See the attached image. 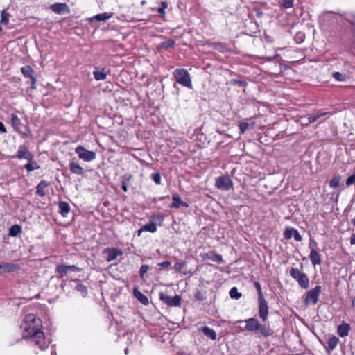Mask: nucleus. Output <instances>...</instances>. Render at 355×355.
<instances>
[{
    "label": "nucleus",
    "instance_id": "1",
    "mask_svg": "<svg viewBox=\"0 0 355 355\" xmlns=\"http://www.w3.org/2000/svg\"><path fill=\"white\" fill-rule=\"evenodd\" d=\"M40 326V320L35 315L29 314L26 315L21 328L24 329L23 338H33L35 344L41 349H44L47 347V345L44 334L39 327Z\"/></svg>",
    "mask_w": 355,
    "mask_h": 355
},
{
    "label": "nucleus",
    "instance_id": "2",
    "mask_svg": "<svg viewBox=\"0 0 355 355\" xmlns=\"http://www.w3.org/2000/svg\"><path fill=\"white\" fill-rule=\"evenodd\" d=\"M173 76L176 83L180 84L183 87L192 89L191 78L189 72L184 69H176L173 72Z\"/></svg>",
    "mask_w": 355,
    "mask_h": 355
},
{
    "label": "nucleus",
    "instance_id": "3",
    "mask_svg": "<svg viewBox=\"0 0 355 355\" xmlns=\"http://www.w3.org/2000/svg\"><path fill=\"white\" fill-rule=\"evenodd\" d=\"M290 275L298 283L301 288L306 289L309 287V279L307 275L302 272L298 268H291Z\"/></svg>",
    "mask_w": 355,
    "mask_h": 355
},
{
    "label": "nucleus",
    "instance_id": "4",
    "mask_svg": "<svg viewBox=\"0 0 355 355\" xmlns=\"http://www.w3.org/2000/svg\"><path fill=\"white\" fill-rule=\"evenodd\" d=\"M10 120L11 125L15 131L26 137L31 136L29 128L21 123V119L15 114H10Z\"/></svg>",
    "mask_w": 355,
    "mask_h": 355
},
{
    "label": "nucleus",
    "instance_id": "5",
    "mask_svg": "<svg viewBox=\"0 0 355 355\" xmlns=\"http://www.w3.org/2000/svg\"><path fill=\"white\" fill-rule=\"evenodd\" d=\"M322 291V286H316L306 293L304 303L306 306L309 304L315 305L318 303V297Z\"/></svg>",
    "mask_w": 355,
    "mask_h": 355
},
{
    "label": "nucleus",
    "instance_id": "6",
    "mask_svg": "<svg viewBox=\"0 0 355 355\" xmlns=\"http://www.w3.org/2000/svg\"><path fill=\"white\" fill-rule=\"evenodd\" d=\"M159 299L168 306L180 307L182 304V298L180 295L169 296L163 292L159 294Z\"/></svg>",
    "mask_w": 355,
    "mask_h": 355
},
{
    "label": "nucleus",
    "instance_id": "7",
    "mask_svg": "<svg viewBox=\"0 0 355 355\" xmlns=\"http://www.w3.org/2000/svg\"><path fill=\"white\" fill-rule=\"evenodd\" d=\"M215 187L220 190L228 191L233 187V183L228 175H223L216 178Z\"/></svg>",
    "mask_w": 355,
    "mask_h": 355
},
{
    "label": "nucleus",
    "instance_id": "8",
    "mask_svg": "<svg viewBox=\"0 0 355 355\" xmlns=\"http://www.w3.org/2000/svg\"><path fill=\"white\" fill-rule=\"evenodd\" d=\"M75 152L78 155V157L86 162H90L96 158V153L94 151H89L82 146H78L76 148Z\"/></svg>",
    "mask_w": 355,
    "mask_h": 355
},
{
    "label": "nucleus",
    "instance_id": "9",
    "mask_svg": "<svg viewBox=\"0 0 355 355\" xmlns=\"http://www.w3.org/2000/svg\"><path fill=\"white\" fill-rule=\"evenodd\" d=\"M21 71L25 78H28L31 79V88L35 89L36 78L35 77V71L29 65H26L21 68Z\"/></svg>",
    "mask_w": 355,
    "mask_h": 355
},
{
    "label": "nucleus",
    "instance_id": "10",
    "mask_svg": "<svg viewBox=\"0 0 355 355\" xmlns=\"http://www.w3.org/2000/svg\"><path fill=\"white\" fill-rule=\"evenodd\" d=\"M259 315L263 321H266L268 315V305L265 298L258 299Z\"/></svg>",
    "mask_w": 355,
    "mask_h": 355
},
{
    "label": "nucleus",
    "instance_id": "11",
    "mask_svg": "<svg viewBox=\"0 0 355 355\" xmlns=\"http://www.w3.org/2000/svg\"><path fill=\"white\" fill-rule=\"evenodd\" d=\"M254 333L256 335H257L259 337H260V336L268 337V336H272L273 334V331L270 327L269 325L261 324L259 322L257 327V329H255Z\"/></svg>",
    "mask_w": 355,
    "mask_h": 355
},
{
    "label": "nucleus",
    "instance_id": "12",
    "mask_svg": "<svg viewBox=\"0 0 355 355\" xmlns=\"http://www.w3.org/2000/svg\"><path fill=\"white\" fill-rule=\"evenodd\" d=\"M200 257L204 260L209 259V260H211L214 262H216L218 263L223 262V258L222 255L217 254L214 250L209 251L208 252H206V253H202V254H200Z\"/></svg>",
    "mask_w": 355,
    "mask_h": 355
},
{
    "label": "nucleus",
    "instance_id": "13",
    "mask_svg": "<svg viewBox=\"0 0 355 355\" xmlns=\"http://www.w3.org/2000/svg\"><path fill=\"white\" fill-rule=\"evenodd\" d=\"M12 157L17 158L19 159H26L27 160H31L32 159V157H33V155L24 145H22L19 147L16 155Z\"/></svg>",
    "mask_w": 355,
    "mask_h": 355
},
{
    "label": "nucleus",
    "instance_id": "14",
    "mask_svg": "<svg viewBox=\"0 0 355 355\" xmlns=\"http://www.w3.org/2000/svg\"><path fill=\"white\" fill-rule=\"evenodd\" d=\"M21 268L19 264L11 263H2L0 264V275L6 272H12Z\"/></svg>",
    "mask_w": 355,
    "mask_h": 355
},
{
    "label": "nucleus",
    "instance_id": "15",
    "mask_svg": "<svg viewBox=\"0 0 355 355\" xmlns=\"http://www.w3.org/2000/svg\"><path fill=\"white\" fill-rule=\"evenodd\" d=\"M173 202L169 205L170 208L178 209L180 207H184L187 208L189 207L188 203L181 200L180 196L178 193H173L172 195Z\"/></svg>",
    "mask_w": 355,
    "mask_h": 355
},
{
    "label": "nucleus",
    "instance_id": "16",
    "mask_svg": "<svg viewBox=\"0 0 355 355\" xmlns=\"http://www.w3.org/2000/svg\"><path fill=\"white\" fill-rule=\"evenodd\" d=\"M50 8L53 12L57 14H63L65 12H69L68 6L64 3H56L52 4L50 6Z\"/></svg>",
    "mask_w": 355,
    "mask_h": 355
},
{
    "label": "nucleus",
    "instance_id": "17",
    "mask_svg": "<svg viewBox=\"0 0 355 355\" xmlns=\"http://www.w3.org/2000/svg\"><path fill=\"white\" fill-rule=\"evenodd\" d=\"M69 168L71 173L77 174V175H83L84 169L83 167L80 166L78 162L73 159L69 163Z\"/></svg>",
    "mask_w": 355,
    "mask_h": 355
},
{
    "label": "nucleus",
    "instance_id": "18",
    "mask_svg": "<svg viewBox=\"0 0 355 355\" xmlns=\"http://www.w3.org/2000/svg\"><path fill=\"white\" fill-rule=\"evenodd\" d=\"M245 322V329L250 332H253L257 329V327L259 322L254 318H250L244 321Z\"/></svg>",
    "mask_w": 355,
    "mask_h": 355
},
{
    "label": "nucleus",
    "instance_id": "19",
    "mask_svg": "<svg viewBox=\"0 0 355 355\" xmlns=\"http://www.w3.org/2000/svg\"><path fill=\"white\" fill-rule=\"evenodd\" d=\"M157 231L156 224L154 223H149L143 225L140 229L137 230V236H141L143 232H149L154 233Z\"/></svg>",
    "mask_w": 355,
    "mask_h": 355
},
{
    "label": "nucleus",
    "instance_id": "20",
    "mask_svg": "<svg viewBox=\"0 0 355 355\" xmlns=\"http://www.w3.org/2000/svg\"><path fill=\"white\" fill-rule=\"evenodd\" d=\"M133 294L137 300H139L142 304L148 305L149 304L148 297L144 295L137 288H134Z\"/></svg>",
    "mask_w": 355,
    "mask_h": 355
},
{
    "label": "nucleus",
    "instance_id": "21",
    "mask_svg": "<svg viewBox=\"0 0 355 355\" xmlns=\"http://www.w3.org/2000/svg\"><path fill=\"white\" fill-rule=\"evenodd\" d=\"M350 329V325L348 323L343 322L338 327V334L342 338L345 337L349 334Z\"/></svg>",
    "mask_w": 355,
    "mask_h": 355
},
{
    "label": "nucleus",
    "instance_id": "22",
    "mask_svg": "<svg viewBox=\"0 0 355 355\" xmlns=\"http://www.w3.org/2000/svg\"><path fill=\"white\" fill-rule=\"evenodd\" d=\"M309 257L313 265L315 266L321 263V255L315 249L311 250Z\"/></svg>",
    "mask_w": 355,
    "mask_h": 355
},
{
    "label": "nucleus",
    "instance_id": "23",
    "mask_svg": "<svg viewBox=\"0 0 355 355\" xmlns=\"http://www.w3.org/2000/svg\"><path fill=\"white\" fill-rule=\"evenodd\" d=\"M49 185L50 183L48 182L47 181L44 180H41L40 182L36 187V193L41 197H44L46 195L44 189Z\"/></svg>",
    "mask_w": 355,
    "mask_h": 355
},
{
    "label": "nucleus",
    "instance_id": "24",
    "mask_svg": "<svg viewBox=\"0 0 355 355\" xmlns=\"http://www.w3.org/2000/svg\"><path fill=\"white\" fill-rule=\"evenodd\" d=\"M338 341V338L335 336L329 337L327 341V347H326L327 352L329 353L333 351L336 347Z\"/></svg>",
    "mask_w": 355,
    "mask_h": 355
},
{
    "label": "nucleus",
    "instance_id": "25",
    "mask_svg": "<svg viewBox=\"0 0 355 355\" xmlns=\"http://www.w3.org/2000/svg\"><path fill=\"white\" fill-rule=\"evenodd\" d=\"M59 207V213L62 216H67V214L70 212V206L68 202L60 201L58 203Z\"/></svg>",
    "mask_w": 355,
    "mask_h": 355
},
{
    "label": "nucleus",
    "instance_id": "26",
    "mask_svg": "<svg viewBox=\"0 0 355 355\" xmlns=\"http://www.w3.org/2000/svg\"><path fill=\"white\" fill-rule=\"evenodd\" d=\"M200 330L207 337L211 340H214L216 339V333L213 329L207 326H205L202 327Z\"/></svg>",
    "mask_w": 355,
    "mask_h": 355
},
{
    "label": "nucleus",
    "instance_id": "27",
    "mask_svg": "<svg viewBox=\"0 0 355 355\" xmlns=\"http://www.w3.org/2000/svg\"><path fill=\"white\" fill-rule=\"evenodd\" d=\"M132 178V176L131 175H125L121 177V188L124 192L128 191V188L130 185V182Z\"/></svg>",
    "mask_w": 355,
    "mask_h": 355
},
{
    "label": "nucleus",
    "instance_id": "28",
    "mask_svg": "<svg viewBox=\"0 0 355 355\" xmlns=\"http://www.w3.org/2000/svg\"><path fill=\"white\" fill-rule=\"evenodd\" d=\"M22 232L21 227L19 225H13L9 228L8 235L10 236H17Z\"/></svg>",
    "mask_w": 355,
    "mask_h": 355
},
{
    "label": "nucleus",
    "instance_id": "29",
    "mask_svg": "<svg viewBox=\"0 0 355 355\" xmlns=\"http://www.w3.org/2000/svg\"><path fill=\"white\" fill-rule=\"evenodd\" d=\"M207 44L211 47L214 50L219 51L223 52L225 49V44L223 42H207Z\"/></svg>",
    "mask_w": 355,
    "mask_h": 355
},
{
    "label": "nucleus",
    "instance_id": "30",
    "mask_svg": "<svg viewBox=\"0 0 355 355\" xmlns=\"http://www.w3.org/2000/svg\"><path fill=\"white\" fill-rule=\"evenodd\" d=\"M28 163H27L24 166L25 168L28 171L31 172V171H33L34 170L40 168V166L37 164V162L35 161H34L33 157H32V159L28 160Z\"/></svg>",
    "mask_w": 355,
    "mask_h": 355
},
{
    "label": "nucleus",
    "instance_id": "31",
    "mask_svg": "<svg viewBox=\"0 0 355 355\" xmlns=\"http://www.w3.org/2000/svg\"><path fill=\"white\" fill-rule=\"evenodd\" d=\"M56 272L60 275V277H63L68 272L67 265L64 264H59L56 266L55 268Z\"/></svg>",
    "mask_w": 355,
    "mask_h": 355
},
{
    "label": "nucleus",
    "instance_id": "32",
    "mask_svg": "<svg viewBox=\"0 0 355 355\" xmlns=\"http://www.w3.org/2000/svg\"><path fill=\"white\" fill-rule=\"evenodd\" d=\"M94 76L97 80H104L106 78L107 73L105 69H103L101 71H94Z\"/></svg>",
    "mask_w": 355,
    "mask_h": 355
},
{
    "label": "nucleus",
    "instance_id": "33",
    "mask_svg": "<svg viewBox=\"0 0 355 355\" xmlns=\"http://www.w3.org/2000/svg\"><path fill=\"white\" fill-rule=\"evenodd\" d=\"M110 17L111 15L107 13L98 14L91 18V21L96 20L98 21H105V20L108 19Z\"/></svg>",
    "mask_w": 355,
    "mask_h": 355
},
{
    "label": "nucleus",
    "instance_id": "34",
    "mask_svg": "<svg viewBox=\"0 0 355 355\" xmlns=\"http://www.w3.org/2000/svg\"><path fill=\"white\" fill-rule=\"evenodd\" d=\"M75 289L77 291L80 292L83 297H85L86 295L87 294V286H85V285H83L81 283H78L75 287Z\"/></svg>",
    "mask_w": 355,
    "mask_h": 355
},
{
    "label": "nucleus",
    "instance_id": "35",
    "mask_svg": "<svg viewBox=\"0 0 355 355\" xmlns=\"http://www.w3.org/2000/svg\"><path fill=\"white\" fill-rule=\"evenodd\" d=\"M240 132L243 134L248 128H253V123L250 124L248 122H241L239 125Z\"/></svg>",
    "mask_w": 355,
    "mask_h": 355
},
{
    "label": "nucleus",
    "instance_id": "36",
    "mask_svg": "<svg viewBox=\"0 0 355 355\" xmlns=\"http://www.w3.org/2000/svg\"><path fill=\"white\" fill-rule=\"evenodd\" d=\"M326 114H327L326 112H322V113H320V114H313L309 115L308 117L307 124H310V123L315 122L320 117H321L324 115H326Z\"/></svg>",
    "mask_w": 355,
    "mask_h": 355
},
{
    "label": "nucleus",
    "instance_id": "37",
    "mask_svg": "<svg viewBox=\"0 0 355 355\" xmlns=\"http://www.w3.org/2000/svg\"><path fill=\"white\" fill-rule=\"evenodd\" d=\"M230 296L232 299L238 300L241 297V293L238 292L236 287H232L230 291Z\"/></svg>",
    "mask_w": 355,
    "mask_h": 355
},
{
    "label": "nucleus",
    "instance_id": "38",
    "mask_svg": "<svg viewBox=\"0 0 355 355\" xmlns=\"http://www.w3.org/2000/svg\"><path fill=\"white\" fill-rule=\"evenodd\" d=\"M340 179L341 178L340 175L334 176L329 182V187L331 188L338 187L339 186Z\"/></svg>",
    "mask_w": 355,
    "mask_h": 355
},
{
    "label": "nucleus",
    "instance_id": "39",
    "mask_svg": "<svg viewBox=\"0 0 355 355\" xmlns=\"http://www.w3.org/2000/svg\"><path fill=\"white\" fill-rule=\"evenodd\" d=\"M175 44V41L173 39L168 40L166 41L163 42L161 44V46L163 49H168V48H173Z\"/></svg>",
    "mask_w": 355,
    "mask_h": 355
},
{
    "label": "nucleus",
    "instance_id": "40",
    "mask_svg": "<svg viewBox=\"0 0 355 355\" xmlns=\"http://www.w3.org/2000/svg\"><path fill=\"white\" fill-rule=\"evenodd\" d=\"M333 78L337 81H345L347 76L344 73L336 71L332 73Z\"/></svg>",
    "mask_w": 355,
    "mask_h": 355
},
{
    "label": "nucleus",
    "instance_id": "41",
    "mask_svg": "<svg viewBox=\"0 0 355 355\" xmlns=\"http://www.w3.org/2000/svg\"><path fill=\"white\" fill-rule=\"evenodd\" d=\"M10 15L5 10L1 12L0 22L3 24H8Z\"/></svg>",
    "mask_w": 355,
    "mask_h": 355
},
{
    "label": "nucleus",
    "instance_id": "42",
    "mask_svg": "<svg viewBox=\"0 0 355 355\" xmlns=\"http://www.w3.org/2000/svg\"><path fill=\"white\" fill-rule=\"evenodd\" d=\"M294 229L295 228H293V227H286L285 229V230L284 232V236L286 240H289L293 237V231H294Z\"/></svg>",
    "mask_w": 355,
    "mask_h": 355
},
{
    "label": "nucleus",
    "instance_id": "43",
    "mask_svg": "<svg viewBox=\"0 0 355 355\" xmlns=\"http://www.w3.org/2000/svg\"><path fill=\"white\" fill-rule=\"evenodd\" d=\"M149 266L148 265H142L139 270V275L142 279H145V274L149 270Z\"/></svg>",
    "mask_w": 355,
    "mask_h": 355
},
{
    "label": "nucleus",
    "instance_id": "44",
    "mask_svg": "<svg viewBox=\"0 0 355 355\" xmlns=\"http://www.w3.org/2000/svg\"><path fill=\"white\" fill-rule=\"evenodd\" d=\"M254 287L256 288V289L257 291L258 299H263V298H264L263 293H262L261 284H259V282H254Z\"/></svg>",
    "mask_w": 355,
    "mask_h": 355
},
{
    "label": "nucleus",
    "instance_id": "45",
    "mask_svg": "<svg viewBox=\"0 0 355 355\" xmlns=\"http://www.w3.org/2000/svg\"><path fill=\"white\" fill-rule=\"evenodd\" d=\"M280 3L285 8H291L293 6V0H281Z\"/></svg>",
    "mask_w": 355,
    "mask_h": 355
},
{
    "label": "nucleus",
    "instance_id": "46",
    "mask_svg": "<svg viewBox=\"0 0 355 355\" xmlns=\"http://www.w3.org/2000/svg\"><path fill=\"white\" fill-rule=\"evenodd\" d=\"M232 83L236 85H238L239 87H245L248 85V83L246 81L241 80H232Z\"/></svg>",
    "mask_w": 355,
    "mask_h": 355
},
{
    "label": "nucleus",
    "instance_id": "47",
    "mask_svg": "<svg viewBox=\"0 0 355 355\" xmlns=\"http://www.w3.org/2000/svg\"><path fill=\"white\" fill-rule=\"evenodd\" d=\"M194 297L196 300L204 301L205 300V295L200 291H198L194 294Z\"/></svg>",
    "mask_w": 355,
    "mask_h": 355
},
{
    "label": "nucleus",
    "instance_id": "48",
    "mask_svg": "<svg viewBox=\"0 0 355 355\" xmlns=\"http://www.w3.org/2000/svg\"><path fill=\"white\" fill-rule=\"evenodd\" d=\"M151 178L157 184H161V175L159 173L152 174Z\"/></svg>",
    "mask_w": 355,
    "mask_h": 355
},
{
    "label": "nucleus",
    "instance_id": "49",
    "mask_svg": "<svg viewBox=\"0 0 355 355\" xmlns=\"http://www.w3.org/2000/svg\"><path fill=\"white\" fill-rule=\"evenodd\" d=\"M304 37L303 33H297L295 36V40L297 43H302L304 41Z\"/></svg>",
    "mask_w": 355,
    "mask_h": 355
},
{
    "label": "nucleus",
    "instance_id": "50",
    "mask_svg": "<svg viewBox=\"0 0 355 355\" xmlns=\"http://www.w3.org/2000/svg\"><path fill=\"white\" fill-rule=\"evenodd\" d=\"M355 184V173L350 175L346 180L347 187H349Z\"/></svg>",
    "mask_w": 355,
    "mask_h": 355
},
{
    "label": "nucleus",
    "instance_id": "51",
    "mask_svg": "<svg viewBox=\"0 0 355 355\" xmlns=\"http://www.w3.org/2000/svg\"><path fill=\"white\" fill-rule=\"evenodd\" d=\"M185 266H186V262H184V261L175 263L174 265V269L178 272H180V271H181L182 268H184Z\"/></svg>",
    "mask_w": 355,
    "mask_h": 355
},
{
    "label": "nucleus",
    "instance_id": "52",
    "mask_svg": "<svg viewBox=\"0 0 355 355\" xmlns=\"http://www.w3.org/2000/svg\"><path fill=\"white\" fill-rule=\"evenodd\" d=\"M123 252L121 250L116 248H112V261L115 259L118 256L122 255Z\"/></svg>",
    "mask_w": 355,
    "mask_h": 355
},
{
    "label": "nucleus",
    "instance_id": "53",
    "mask_svg": "<svg viewBox=\"0 0 355 355\" xmlns=\"http://www.w3.org/2000/svg\"><path fill=\"white\" fill-rule=\"evenodd\" d=\"M295 240L297 241H301L302 240V236L299 234L298 231L296 229H294V231H293Z\"/></svg>",
    "mask_w": 355,
    "mask_h": 355
},
{
    "label": "nucleus",
    "instance_id": "54",
    "mask_svg": "<svg viewBox=\"0 0 355 355\" xmlns=\"http://www.w3.org/2000/svg\"><path fill=\"white\" fill-rule=\"evenodd\" d=\"M103 253L107 254L105 257L106 260L107 261H111V248H107L104 249Z\"/></svg>",
    "mask_w": 355,
    "mask_h": 355
},
{
    "label": "nucleus",
    "instance_id": "55",
    "mask_svg": "<svg viewBox=\"0 0 355 355\" xmlns=\"http://www.w3.org/2000/svg\"><path fill=\"white\" fill-rule=\"evenodd\" d=\"M67 268H68L69 271L79 272L81 270L80 268H79L78 267H77L75 265L67 266Z\"/></svg>",
    "mask_w": 355,
    "mask_h": 355
},
{
    "label": "nucleus",
    "instance_id": "56",
    "mask_svg": "<svg viewBox=\"0 0 355 355\" xmlns=\"http://www.w3.org/2000/svg\"><path fill=\"white\" fill-rule=\"evenodd\" d=\"M159 266H161L164 268H168L171 266V262L168 261H165L158 263Z\"/></svg>",
    "mask_w": 355,
    "mask_h": 355
},
{
    "label": "nucleus",
    "instance_id": "57",
    "mask_svg": "<svg viewBox=\"0 0 355 355\" xmlns=\"http://www.w3.org/2000/svg\"><path fill=\"white\" fill-rule=\"evenodd\" d=\"M316 247H317L316 241L314 239H311L310 243H309V248L311 249V250H312V249H315Z\"/></svg>",
    "mask_w": 355,
    "mask_h": 355
},
{
    "label": "nucleus",
    "instance_id": "58",
    "mask_svg": "<svg viewBox=\"0 0 355 355\" xmlns=\"http://www.w3.org/2000/svg\"><path fill=\"white\" fill-rule=\"evenodd\" d=\"M281 59H282V58H281L280 55H279V54H277H277H275V55L273 57H272V58H268V60H277V61H279V60H280Z\"/></svg>",
    "mask_w": 355,
    "mask_h": 355
},
{
    "label": "nucleus",
    "instance_id": "59",
    "mask_svg": "<svg viewBox=\"0 0 355 355\" xmlns=\"http://www.w3.org/2000/svg\"><path fill=\"white\" fill-rule=\"evenodd\" d=\"M6 132V129L2 122H0V133H5Z\"/></svg>",
    "mask_w": 355,
    "mask_h": 355
},
{
    "label": "nucleus",
    "instance_id": "60",
    "mask_svg": "<svg viewBox=\"0 0 355 355\" xmlns=\"http://www.w3.org/2000/svg\"><path fill=\"white\" fill-rule=\"evenodd\" d=\"M350 244L355 245V234L352 235L350 239Z\"/></svg>",
    "mask_w": 355,
    "mask_h": 355
},
{
    "label": "nucleus",
    "instance_id": "61",
    "mask_svg": "<svg viewBox=\"0 0 355 355\" xmlns=\"http://www.w3.org/2000/svg\"><path fill=\"white\" fill-rule=\"evenodd\" d=\"M164 10H165V9H164V8H158V10H157V12H158L160 15H164V14H165V11H164Z\"/></svg>",
    "mask_w": 355,
    "mask_h": 355
},
{
    "label": "nucleus",
    "instance_id": "62",
    "mask_svg": "<svg viewBox=\"0 0 355 355\" xmlns=\"http://www.w3.org/2000/svg\"><path fill=\"white\" fill-rule=\"evenodd\" d=\"M160 8L166 9L167 8V3L166 1H162Z\"/></svg>",
    "mask_w": 355,
    "mask_h": 355
},
{
    "label": "nucleus",
    "instance_id": "63",
    "mask_svg": "<svg viewBox=\"0 0 355 355\" xmlns=\"http://www.w3.org/2000/svg\"><path fill=\"white\" fill-rule=\"evenodd\" d=\"M352 223H353V225L355 226V218H354V219L352 220Z\"/></svg>",
    "mask_w": 355,
    "mask_h": 355
},
{
    "label": "nucleus",
    "instance_id": "64",
    "mask_svg": "<svg viewBox=\"0 0 355 355\" xmlns=\"http://www.w3.org/2000/svg\"><path fill=\"white\" fill-rule=\"evenodd\" d=\"M165 198H166V197H161V198H159V200H162L164 199Z\"/></svg>",
    "mask_w": 355,
    "mask_h": 355
}]
</instances>
